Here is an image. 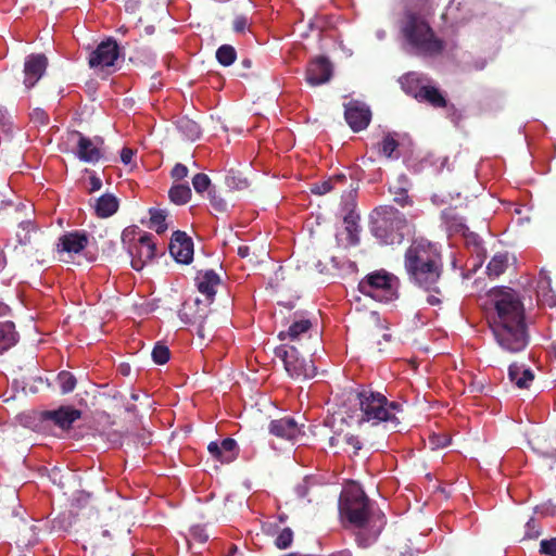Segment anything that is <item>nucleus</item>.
I'll return each mask as SVG.
<instances>
[{"mask_svg": "<svg viewBox=\"0 0 556 556\" xmlns=\"http://www.w3.org/2000/svg\"><path fill=\"white\" fill-rule=\"evenodd\" d=\"M201 304L202 302L199 299H197L194 301V306H197V309L192 313H188L187 311H185L181 315V319L191 325H195L198 336L204 339L205 324L211 309L208 307V304H203V307H200Z\"/></svg>", "mask_w": 556, "mask_h": 556, "instance_id": "21", "label": "nucleus"}, {"mask_svg": "<svg viewBox=\"0 0 556 556\" xmlns=\"http://www.w3.org/2000/svg\"><path fill=\"white\" fill-rule=\"evenodd\" d=\"M293 541V531L290 528H283L275 539V545L279 549H286L291 546Z\"/></svg>", "mask_w": 556, "mask_h": 556, "instance_id": "42", "label": "nucleus"}, {"mask_svg": "<svg viewBox=\"0 0 556 556\" xmlns=\"http://www.w3.org/2000/svg\"><path fill=\"white\" fill-rule=\"evenodd\" d=\"M247 25H248V20L245 16H237L235 20H233V23H232V28L236 33H242L244 31V29L247 28Z\"/></svg>", "mask_w": 556, "mask_h": 556, "instance_id": "54", "label": "nucleus"}, {"mask_svg": "<svg viewBox=\"0 0 556 556\" xmlns=\"http://www.w3.org/2000/svg\"><path fill=\"white\" fill-rule=\"evenodd\" d=\"M237 58L235 48L230 45H223L216 51V59L223 66L231 65Z\"/></svg>", "mask_w": 556, "mask_h": 556, "instance_id": "38", "label": "nucleus"}, {"mask_svg": "<svg viewBox=\"0 0 556 556\" xmlns=\"http://www.w3.org/2000/svg\"><path fill=\"white\" fill-rule=\"evenodd\" d=\"M170 352L167 345L157 342L152 350V359L159 365H164L169 361Z\"/></svg>", "mask_w": 556, "mask_h": 556, "instance_id": "41", "label": "nucleus"}, {"mask_svg": "<svg viewBox=\"0 0 556 556\" xmlns=\"http://www.w3.org/2000/svg\"><path fill=\"white\" fill-rule=\"evenodd\" d=\"M241 65L244 67V68H250L252 66V61L250 59H243L241 61Z\"/></svg>", "mask_w": 556, "mask_h": 556, "instance_id": "61", "label": "nucleus"}, {"mask_svg": "<svg viewBox=\"0 0 556 556\" xmlns=\"http://www.w3.org/2000/svg\"><path fill=\"white\" fill-rule=\"evenodd\" d=\"M429 441L432 447H445L451 440L446 435L432 434L429 437Z\"/></svg>", "mask_w": 556, "mask_h": 556, "instance_id": "51", "label": "nucleus"}, {"mask_svg": "<svg viewBox=\"0 0 556 556\" xmlns=\"http://www.w3.org/2000/svg\"><path fill=\"white\" fill-rule=\"evenodd\" d=\"M15 237L16 244L14 245V251L17 254L24 255L40 264L45 262L47 243L31 220L21 222Z\"/></svg>", "mask_w": 556, "mask_h": 556, "instance_id": "9", "label": "nucleus"}, {"mask_svg": "<svg viewBox=\"0 0 556 556\" xmlns=\"http://www.w3.org/2000/svg\"><path fill=\"white\" fill-rule=\"evenodd\" d=\"M508 377L519 389L528 388L534 379V374L530 368L514 363L508 368Z\"/></svg>", "mask_w": 556, "mask_h": 556, "instance_id": "25", "label": "nucleus"}, {"mask_svg": "<svg viewBox=\"0 0 556 556\" xmlns=\"http://www.w3.org/2000/svg\"><path fill=\"white\" fill-rule=\"evenodd\" d=\"M422 78L417 73H407L400 79L403 90L416 99L418 89L421 88Z\"/></svg>", "mask_w": 556, "mask_h": 556, "instance_id": "33", "label": "nucleus"}, {"mask_svg": "<svg viewBox=\"0 0 556 556\" xmlns=\"http://www.w3.org/2000/svg\"><path fill=\"white\" fill-rule=\"evenodd\" d=\"M357 218H358V216L355 215L353 212H350L344 217L345 229L350 233L352 243H357V240L354 239V235H353V232L356 230V227H357V224H356Z\"/></svg>", "mask_w": 556, "mask_h": 556, "instance_id": "44", "label": "nucleus"}, {"mask_svg": "<svg viewBox=\"0 0 556 556\" xmlns=\"http://www.w3.org/2000/svg\"><path fill=\"white\" fill-rule=\"evenodd\" d=\"M312 329V321L307 318L294 320L288 328L287 331H280L278 338L281 341L289 339L292 342L301 341L308 337L309 330Z\"/></svg>", "mask_w": 556, "mask_h": 556, "instance_id": "23", "label": "nucleus"}, {"mask_svg": "<svg viewBox=\"0 0 556 556\" xmlns=\"http://www.w3.org/2000/svg\"><path fill=\"white\" fill-rule=\"evenodd\" d=\"M178 127L181 131H184L186 134V136L189 139L195 140V139L200 138L201 129H200V126L198 123H195L191 119H188V118H181L178 122Z\"/></svg>", "mask_w": 556, "mask_h": 556, "instance_id": "39", "label": "nucleus"}, {"mask_svg": "<svg viewBox=\"0 0 556 556\" xmlns=\"http://www.w3.org/2000/svg\"><path fill=\"white\" fill-rule=\"evenodd\" d=\"M404 266L409 280L430 293L427 303L439 305L442 302L440 283L443 263L437 248L422 240L414 241L405 252Z\"/></svg>", "mask_w": 556, "mask_h": 556, "instance_id": "2", "label": "nucleus"}, {"mask_svg": "<svg viewBox=\"0 0 556 556\" xmlns=\"http://www.w3.org/2000/svg\"><path fill=\"white\" fill-rule=\"evenodd\" d=\"M399 279L384 270H374L358 282V291L378 302H391L397 298Z\"/></svg>", "mask_w": 556, "mask_h": 556, "instance_id": "8", "label": "nucleus"}, {"mask_svg": "<svg viewBox=\"0 0 556 556\" xmlns=\"http://www.w3.org/2000/svg\"><path fill=\"white\" fill-rule=\"evenodd\" d=\"M408 217L409 219L414 220L419 217V212L416 211L415 213H410Z\"/></svg>", "mask_w": 556, "mask_h": 556, "instance_id": "62", "label": "nucleus"}, {"mask_svg": "<svg viewBox=\"0 0 556 556\" xmlns=\"http://www.w3.org/2000/svg\"><path fill=\"white\" fill-rule=\"evenodd\" d=\"M78 137L75 154L76 156L85 162L96 164L103 157V150L101 146L103 144V139L96 138L91 140L79 131H75Z\"/></svg>", "mask_w": 556, "mask_h": 556, "instance_id": "13", "label": "nucleus"}, {"mask_svg": "<svg viewBox=\"0 0 556 556\" xmlns=\"http://www.w3.org/2000/svg\"><path fill=\"white\" fill-rule=\"evenodd\" d=\"M17 342V332L12 321L0 323V354L11 349Z\"/></svg>", "mask_w": 556, "mask_h": 556, "instance_id": "31", "label": "nucleus"}, {"mask_svg": "<svg viewBox=\"0 0 556 556\" xmlns=\"http://www.w3.org/2000/svg\"><path fill=\"white\" fill-rule=\"evenodd\" d=\"M7 119V112L2 109H0V125H4Z\"/></svg>", "mask_w": 556, "mask_h": 556, "instance_id": "60", "label": "nucleus"}, {"mask_svg": "<svg viewBox=\"0 0 556 556\" xmlns=\"http://www.w3.org/2000/svg\"><path fill=\"white\" fill-rule=\"evenodd\" d=\"M81 417V412L73 406H61L54 410H46L43 419L52 421L63 430L72 428L73 424Z\"/></svg>", "mask_w": 556, "mask_h": 556, "instance_id": "17", "label": "nucleus"}, {"mask_svg": "<svg viewBox=\"0 0 556 556\" xmlns=\"http://www.w3.org/2000/svg\"><path fill=\"white\" fill-rule=\"evenodd\" d=\"M119 54L121 49L117 41L113 38H108L101 41L90 53L88 64L91 68L98 70L114 67Z\"/></svg>", "mask_w": 556, "mask_h": 556, "instance_id": "11", "label": "nucleus"}, {"mask_svg": "<svg viewBox=\"0 0 556 556\" xmlns=\"http://www.w3.org/2000/svg\"><path fill=\"white\" fill-rule=\"evenodd\" d=\"M298 497L305 498L309 492V483L306 479H304L301 483H299L294 489Z\"/></svg>", "mask_w": 556, "mask_h": 556, "instance_id": "52", "label": "nucleus"}, {"mask_svg": "<svg viewBox=\"0 0 556 556\" xmlns=\"http://www.w3.org/2000/svg\"><path fill=\"white\" fill-rule=\"evenodd\" d=\"M225 184L230 189H244L248 187V181L244 178L236 176L233 173H229L225 177Z\"/></svg>", "mask_w": 556, "mask_h": 556, "instance_id": "43", "label": "nucleus"}, {"mask_svg": "<svg viewBox=\"0 0 556 556\" xmlns=\"http://www.w3.org/2000/svg\"><path fill=\"white\" fill-rule=\"evenodd\" d=\"M303 426H299L298 422L291 417H283L280 419L271 420L268 427L269 433L281 439L294 440L302 431Z\"/></svg>", "mask_w": 556, "mask_h": 556, "instance_id": "18", "label": "nucleus"}, {"mask_svg": "<svg viewBox=\"0 0 556 556\" xmlns=\"http://www.w3.org/2000/svg\"><path fill=\"white\" fill-rule=\"evenodd\" d=\"M4 263H5L4 255H3L2 251H0V268L3 267Z\"/></svg>", "mask_w": 556, "mask_h": 556, "instance_id": "63", "label": "nucleus"}, {"mask_svg": "<svg viewBox=\"0 0 556 556\" xmlns=\"http://www.w3.org/2000/svg\"><path fill=\"white\" fill-rule=\"evenodd\" d=\"M541 534V528L534 518H530L526 523L525 538L536 539Z\"/></svg>", "mask_w": 556, "mask_h": 556, "instance_id": "47", "label": "nucleus"}, {"mask_svg": "<svg viewBox=\"0 0 556 556\" xmlns=\"http://www.w3.org/2000/svg\"><path fill=\"white\" fill-rule=\"evenodd\" d=\"M39 541L38 528L36 525L22 522L18 527L16 543L22 547L34 546Z\"/></svg>", "mask_w": 556, "mask_h": 556, "instance_id": "29", "label": "nucleus"}, {"mask_svg": "<svg viewBox=\"0 0 556 556\" xmlns=\"http://www.w3.org/2000/svg\"><path fill=\"white\" fill-rule=\"evenodd\" d=\"M551 350H552L554 357L556 358V341L552 343Z\"/></svg>", "mask_w": 556, "mask_h": 556, "instance_id": "64", "label": "nucleus"}, {"mask_svg": "<svg viewBox=\"0 0 556 556\" xmlns=\"http://www.w3.org/2000/svg\"><path fill=\"white\" fill-rule=\"evenodd\" d=\"M122 243L128 252L131 267L137 271L155 256L156 245L153 235L141 230L138 226H129L123 230Z\"/></svg>", "mask_w": 556, "mask_h": 556, "instance_id": "7", "label": "nucleus"}, {"mask_svg": "<svg viewBox=\"0 0 556 556\" xmlns=\"http://www.w3.org/2000/svg\"><path fill=\"white\" fill-rule=\"evenodd\" d=\"M401 34L414 52L421 56H438L445 48L444 41L435 36L429 23L416 12H405Z\"/></svg>", "mask_w": 556, "mask_h": 556, "instance_id": "5", "label": "nucleus"}, {"mask_svg": "<svg viewBox=\"0 0 556 556\" xmlns=\"http://www.w3.org/2000/svg\"><path fill=\"white\" fill-rule=\"evenodd\" d=\"M332 64L325 56L312 60L306 68V81L311 86H319L330 80Z\"/></svg>", "mask_w": 556, "mask_h": 556, "instance_id": "15", "label": "nucleus"}, {"mask_svg": "<svg viewBox=\"0 0 556 556\" xmlns=\"http://www.w3.org/2000/svg\"><path fill=\"white\" fill-rule=\"evenodd\" d=\"M188 167L181 163H177L170 170V177L179 181L188 176Z\"/></svg>", "mask_w": 556, "mask_h": 556, "instance_id": "48", "label": "nucleus"}, {"mask_svg": "<svg viewBox=\"0 0 556 556\" xmlns=\"http://www.w3.org/2000/svg\"><path fill=\"white\" fill-rule=\"evenodd\" d=\"M89 184H90L89 193H93V192L100 190L102 187V180L96 175L90 176Z\"/></svg>", "mask_w": 556, "mask_h": 556, "instance_id": "56", "label": "nucleus"}, {"mask_svg": "<svg viewBox=\"0 0 556 556\" xmlns=\"http://www.w3.org/2000/svg\"><path fill=\"white\" fill-rule=\"evenodd\" d=\"M30 117L34 122L39 123L41 125H47L49 123V116L42 109H35L33 110Z\"/></svg>", "mask_w": 556, "mask_h": 556, "instance_id": "50", "label": "nucleus"}, {"mask_svg": "<svg viewBox=\"0 0 556 556\" xmlns=\"http://www.w3.org/2000/svg\"><path fill=\"white\" fill-rule=\"evenodd\" d=\"M339 509L341 516L355 529V541L362 548L375 543L387 523L384 514L381 510H371L369 498L357 488L341 494Z\"/></svg>", "mask_w": 556, "mask_h": 556, "instance_id": "3", "label": "nucleus"}, {"mask_svg": "<svg viewBox=\"0 0 556 556\" xmlns=\"http://www.w3.org/2000/svg\"><path fill=\"white\" fill-rule=\"evenodd\" d=\"M408 178L406 175H401L397 178V185L390 187V192L393 194V201L405 207L407 205H413V199L408 195L407 191Z\"/></svg>", "mask_w": 556, "mask_h": 556, "instance_id": "28", "label": "nucleus"}, {"mask_svg": "<svg viewBox=\"0 0 556 556\" xmlns=\"http://www.w3.org/2000/svg\"><path fill=\"white\" fill-rule=\"evenodd\" d=\"M370 231L383 244H401L409 232L408 218L392 205H380L370 214Z\"/></svg>", "mask_w": 556, "mask_h": 556, "instance_id": "6", "label": "nucleus"}, {"mask_svg": "<svg viewBox=\"0 0 556 556\" xmlns=\"http://www.w3.org/2000/svg\"><path fill=\"white\" fill-rule=\"evenodd\" d=\"M345 179H346L345 176L342 174L334 175L327 180L315 182L312 186L311 191L314 194H319V195L326 194V193L330 192L336 187L337 184L342 182Z\"/></svg>", "mask_w": 556, "mask_h": 556, "instance_id": "35", "label": "nucleus"}, {"mask_svg": "<svg viewBox=\"0 0 556 556\" xmlns=\"http://www.w3.org/2000/svg\"><path fill=\"white\" fill-rule=\"evenodd\" d=\"M56 382L62 394L71 393L74 391L77 384L75 376L67 370H62L58 374Z\"/></svg>", "mask_w": 556, "mask_h": 556, "instance_id": "37", "label": "nucleus"}, {"mask_svg": "<svg viewBox=\"0 0 556 556\" xmlns=\"http://www.w3.org/2000/svg\"><path fill=\"white\" fill-rule=\"evenodd\" d=\"M509 266V254L507 252H498L493 255L486 266L489 277L497 278L506 271Z\"/></svg>", "mask_w": 556, "mask_h": 556, "instance_id": "30", "label": "nucleus"}, {"mask_svg": "<svg viewBox=\"0 0 556 556\" xmlns=\"http://www.w3.org/2000/svg\"><path fill=\"white\" fill-rule=\"evenodd\" d=\"M169 253L177 263L190 264L193 260L192 239L184 231H175L170 239Z\"/></svg>", "mask_w": 556, "mask_h": 556, "instance_id": "14", "label": "nucleus"}, {"mask_svg": "<svg viewBox=\"0 0 556 556\" xmlns=\"http://www.w3.org/2000/svg\"><path fill=\"white\" fill-rule=\"evenodd\" d=\"M210 454L223 464H229L238 455V445L235 439L226 438L220 443L211 442L207 445Z\"/></svg>", "mask_w": 556, "mask_h": 556, "instance_id": "19", "label": "nucleus"}, {"mask_svg": "<svg viewBox=\"0 0 556 556\" xmlns=\"http://www.w3.org/2000/svg\"><path fill=\"white\" fill-rule=\"evenodd\" d=\"M540 553L547 556H556V538L542 540L540 543Z\"/></svg>", "mask_w": 556, "mask_h": 556, "instance_id": "46", "label": "nucleus"}, {"mask_svg": "<svg viewBox=\"0 0 556 556\" xmlns=\"http://www.w3.org/2000/svg\"><path fill=\"white\" fill-rule=\"evenodd\" d=\"M192 186L197 193L202 194L205 191L214 190L211 179L206 174L198 173L192 178Z\"/></svg>", "mask_w": 556, "mask_h": 556, "instance_id": "40", "label": "nucleus"}, {"mask_svg": "<svg viewBox=\"0 0 556 556\" xmlns=\"http://www.w3.org/2000/svg\"><path fill=\"white\" fill-rule=\"evenodd\" d=\"M168 197L174 204L184 205L191 199V189L187 184L173 185Z\"/></svg>", "mask_w": 556, "mask_h": 556, "instance_id": "32", "label": "nucleus"}, {"mask_svg": "<svg viewBox=\"0 0 556 556\" xmlns=\"http://www.w3.org/2000/svg\"><path fill=\"white\" fill-rule=\"evenodd\" d=\"M150 216V228L155 229L157 233H163L167 229L166 217L167 213L165 210L150 207L149 208Z\"/></svg>", "mask_w": 556, "mask_h": 556, "instance_id": "34", "label": "nucleus"}, {"mask_svg": "<svg viewBox=\"0 0 556 556\" xmlns=\"http://www.w3.org/2000/svg\"><path fill=\"white\" fill-rule=\"evenodd\" d=\"M48 66V59L45 54H30L24 64V85L26 88L34 87L42 77Z\"/></svg>", "mask_w": 556, "mask_h": 556, "instance_id": "16", "label": "nucleus"}, {"mask_svg": "<svg viewBox=\"0 0 556 556\" xmlns=\"http://www.w3.org/2000/svg\"><path fill=\"white\" fill-rule=\"evenodd\" d=\"M102 539H109V541L112 540L111 538V533L109 530H101L100 532H96L93 534V536L91 538L92 542V546L96 547V546H103L106 544V542Z\"/></svg>", "mask_w": 556, "mask_h": 556, "instance_id": "49", "label": "nucleus"}, {"mask_svg": "<svg viewBox=\"0 0 556 556\" xmlns=\"http://www.w3.org/2000/svg\"><path fill=\"white\" fill-rule=\"evenodd\" d=\"M119 207L118 199L112 193H104L99 197L93 205L94 214L99 218H109L114 215Z\"/></svg>", "mask_w": 556, "mask_h": 556, "instance_id": "24", "label": "nucleus"}, {"mask_svg": "<svg viewBox=\"0 0 556 556\" xmlns=\"http://www.w3.org/2000/svg\"><path fill=\"white\" fill-rule=\"evenodd\" d=\"M416 99L420 102H427L433 108H445L447 105L445 97L433 86H421L418 89Z\"/></svg>", "mask_w": 556, "mask_h": 556, "instance_id": "26", "label": "nucleus"}, {"mask_svg": "<svg viewBox=\"0 0 556 556\" xmlns=\"http://www.w3.org/2000/svg\"><path fill=\"white\" fill-rule=\"evenodd\" d=\"M118 371L123 375V376H128L129 372H130V366L128 364H121L118 366Z\"/></svg>", "mask_w": 556, "mask_h": 556, "instance_id": "59", "label": "nucleus"}, {"mask_svg": "<svg viewBox=\"0 0 556 556\" xmlns=\"http://www.w3.org/2000/svg\"><path fill=\"white\" fill-rule=\"evenodd\" d=\"M441 218L446 227V230L451 233H463L467 230L464 224L463 217H460L456 210L453 207L445 208L441 213Z\"/></svg>", "mask_w": 556, "mask_h": 556, "instance_id": "27", "label": "nucleus"}, {"mask_svg": "<svg viewBox=\"0 0 556 556\" xmlns=\"http://www.w3.org/2000/svg\"><path fill=\"white\" fill-rule=\"evenodd\" d=\"M208 199H210L211 205L214 207L215 211L220 212V213L226 212L227 202L224 199H222L220 197H218L216 194L215 190L208 191Z\"/></svg>", "mask_w": 556, "mask_h": 556, "instance_id": "45", "label": "nucleus"}, {"mask_svg": "<svg viewBox=\"0 0 556 556\" xmlns=\"http://www.w3.org/2000/svg\"><path fill=\"white\" fill-rule=\"evenodd\" d=\"M275 355L283 362L286 371L294 379H312L317 369L313 361L300 357L295 345H280L275 349Z\"/></svg>", "mask_w": 556, "mask_h": 556, "instance_id": "10", "label": "nucleus"}, {"mask_svg": "<svg viewBox=\"0 0 556 556\" xmlns=\"http://www.w3.org/2000/svg\"><path fill=\"white\" fill-rule=\"evenodd\" d=\"M134 155H135V151L132 149H130L128 147H124L121 151V161L125 165H128L131 163Z\"/></svg>", "mask_w": 556, "mask_h": 556, "instance_id": "55", "label": "nucleus"}, {"mask_svg": "<svg viewBox=\"0 0 556 556\" xmlns=\"http://www.w3.org/2000/svg\"><path fill=\"white\" fill-rule=\"evenodd\" d=\"M494 313L488 323L498 345L510 353L522 351L528 344L525 307L516 291L510 288L491 294Z\"/></svg>", "mask_w": 556, "mask_h": 556, "instance_id": "1", "label": "nucleus"}, {"mask_svg": "<svg viewBox=\"0 0 556 556\" xmlns=\"http://www.w3.org/2000/svg\"><path fill=\"white\" fill-rule=\"evenodd\" d=\"M400 144L395 138V135L388 132L380 143L379 151L383 156L388 159H397L399 155H394L393 153L397 150Z\"/></svg>", "mask_w": 556, "mask_h": 556, "instance_id": "36", "label": "nucleus"}, {"mask_svg": "<svg viewBox=\"0 0 556 556\" xmlns=\"http://www.w3.org/2000/svg\"><path fill=\"white\" fill-rule=\"evenodd\" d=\"M89 242L88 235L84 231L66 232L60 237L58 249L61 252L77 254L81 252Z\"/></svg>", "mask_w": 556, "mask_h": 556, "instance_id": "20", "label": "nucleus"}, {"mask_svg": "<svg viewBox=\"0 0 556 556\" xmlns=\"http://www.w3.org/2000/svg\"><path fill=\"white\" fill-rule=\"evenodd\" d=\"M191 539L199 542L204 543L208 540V535L204 532L203 529L197 527L191 530Z\"/></svg>", "mask_w": 556, "mask_h": 556, "instance_id": "53", "label": "nucleus"}, {"mask_svg": "<svg viewBox=\"0 0 556 556\" xmlns=\"http://www.w3.org/2000/svg\"><path fill=\"white\" fill-rule=\"evenodd\" d=\"M238 255L242 258L248 257L250 255V247L248 245H240L238 248Z\"/></svg>", "mask_w": 556, "mask_h": 556, "instance_id": "58", "label": "nucleus"}, {"mask_svg": "<svg viewBox=\"0 0 556 556\" xmlns=\"http://www.w3.org/2000/svg\"><path fill=\"white\" fill-rule=\"evenodd\" d=\"M345 443L351 445L354 448V453H357L362 448L361 441L357 437L351 434L344 437Z\"/></svg>", "mask_w": 556, "mask_h": 556, "instance_id": "57", "label": "nucleus"}, {"mask_svg": "<svg viewBox=\"0 0 556 556\" xmlns=\"http://www.w3.org/2000/svg\"><path fill=\"white\" fill-rule=\"evenodd\" d=\"M219 283L220 278L213 269L205 270L197 277L198 290L206 296L208 304L213 301Z\"/></svg>", "mask_w": 556, "mask_h": 556, "instance_id": "22", "label": "nucleus"}, {"mask_svg": "<svg viewBox=\"0 0 556 556\" xmlns=\"http://www.w3.org/2000/svg\"><path fill=\"white\" fill-rule=\"evenodd\" d=\"M358 413L355 418L358 426L369 424L378 426L383 424L388 430L395 431L400 425L399 414L403 412L402 405L389 401L387 396L378 391L362 389L356 393Z\"/></svg>", "mask_w": 556, "mask_h": 556, "instance_id": "4", "label": "nucleus"}, {"mask_svg": "<svg viewBox=\"0 0 556 556\" xmlns=\"http://www.w3.org/2000/svg\"><path fill=\"white\" fill-rule=\"evenodd\" d=\"M344 118L354 132L367 128L371 121L369 108L359 101H350L344 104Z\"/></svg>", "mask_w": 556, "mask_h": 556, "instance_id": "12", "label": "nucleus"}]
</instances>
